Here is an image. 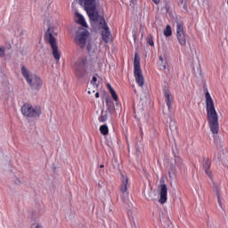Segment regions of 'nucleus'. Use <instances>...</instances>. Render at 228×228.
Here are the masks:
<instances>
[{"label": "nucleus", "instance_id": "nucleus-29", "mask_svg": "<svg viewBox=\"0 0 228 228\" xmlns=\"http://www.w3.org/2000/svg\"><path fill=\"white\" fill-rule=\"evenodd\" d=\"M100 168H104V165H101V166H100Z\"/></svg>", "mask_w": 228, "mask_h": 228}, {"label": "nucleus", "instance_id": "nucleus-27", "mask_svg": "<svg viewBox=\"0 0 228 228\" xmlns=\"http://www.w3.org/2000/svg\"><path fill=\"white\" fill-rule=\"evenodd\" d=\"M36 228H43L42 225L37 224Z\"/></svg>", "mask_w": 228, "mask_h": 228}, {"label": "nucleus", "instance_id": "nucleus-8", "mask_svg": "<svg viewBox=\"0 0 228 228\" xmlns=\"http://www.w3.org/2000/svg\"><path fill=\"white\" fill-rule=\"evenodd\" d=\"M86 58L82 57L77 59L73 64V69L77 79H83L86 76Z\"/></svg>", "mask_w": 228, "mask_h": 228}, {"label": "nucleus", "instance_id": "nucleus-22", "mask_svg": "<svg viewBox=\"0 0 228 228\" xmlns=\"http://www.w3.org/2000/svg\"><path fill=\"white\" fill-rule=\"evenodd\" d=\"M99 188H102V186H104V182L100 181L98 183Z\"/></svg>", "mask_w": 228, "mask_h": 228}, {"label": "nucleus", "instance_id": "nucleus-32", "mask_svg": "<svg viewBox=\"0 0 228 228\" xmlns=\"http://www.w3.org/2000/svg\"><path fill=\"white\" fill-rule=\"evenodd\" d=\"M58 60H60V56H58Z\"/></svg>", "mask_w": 228, "mask_h": 228}, {"label": "nucleus", "instance_id": "nucleus-26", "mask_svg": "<svg viewBox=\"0 0 228 228\" xmlns=\"http://www.w3.org/2000/svg\"><path fill=\"white\" fill-rule=\"evenodd\" d=\"M95 97H96L97 99H99V93H96V94H95Z\"/></svg>", "mask_w": 228, "mask_h": 228}, {"label": "nucleus", "instance_id": "nucleus-5", "mask_svg": "<svg viewBox=\"0 0 228 228\" xmlns=\"http://www.w3.org/2000/svg\"><path fill=\"white\" fill-rule=\"evenodd\" d=\"M21 74L29 86H32L36 90H40V88H42V78L31 73L25 66L21 67Z\"/></svg>", "mask_w": 228, "mask_h": 228}, {"label": "nucleus", "instance_id": "nucleus-18", "mask_svg": "<svg viewBox=\"0 0 228 228\" xmlns=\"http://www.w3.org/2000/svg\"><path fill=\"white\" fill-rule=\"evenodd\" d=\"M147 44H149V45L151 47H154V40L152 39V35L148 36Z\"/></svg>", "mask_w": 228, "mask_h": 228}, {"label": "nucleus", "instance_id": "nucleus-17", "mask_svg": "<svg viewBox=\"0 0 228 228\" xmlns=\"http://www.w3.org/2000/svg\"><path fill=\"white\" fill-rule=\"evenodd\" d=\"M100 131H101L102 134H104V135L108 134V133H109L108 126H106V125L101 126Z\"/></svg>", "mask_w": 228, "mask_h": 228}, {"label": "nucleus", "instance_id": "nucleus-4", "mask_svg": "<svg viewBox=\"0 0 228 228\" xmlns=\"http://www.w3.org/2000/svg\"><path fill=\"white\" fill-rule=\"evenodd\" d=\"M56 37H58V32H56V28H49L45 33V42L51 45L53 57L58 61V43Z\"/></svg>", "mask_w": 228, "mask_h": 228}, {"label": "nucleus", "instance_id": "nucleus-16", "mask_svg": "<svg viewBox=\"0 0 228 228\" xmlns=\"http://www.w3.org/2000/svg\"><path fill=\"white\" fill-rule=\"evenodd\" d=\"M165 37H172V27L170 25H167L166 27V29L164 30Z\"/></svg>", "mask_w": 228, "mask_h": 228}, {"label": "nucleus", "instance_id": "nucleus-9", "mask_svg": "<svg viewBox=\"0 0 228 228\" xmlns=\"http://www.w3.org/2000/svg\"><path fill=\"white\" fill-rule=\"evenodd\" d=\"M167 200H168V187L165 183V179H161L159 185V203L167 204Z\"/></svg>", "mask_w": 228, "mask_h": 228}, {"label": "nucleus", "instance_id": "nucleus-11", "mask_svg": "<svg viewBox=\"0 0 228 228\" xmlns=\"http://www.w3.org/2000/svg\"><path fill=\"white\" fill-rule=\"evenodd\" d=\"M176 38L181 47H186V34H180L176 36Z\"/></svg>", "mask_w": 228, "mask_h": 228}, {"label": "nucleus", "instance_id": "nucleus-15", "mask_svg": "<svg viewBox=\"0 0 228 228\" xmlns=\"http://www.w3.org/2000/svg\"><path fill=\"white\" fill-rule=\"evenodd\" d=\"M100 122H106L108 120V110H102V116L99 118Z\"/></svg>", "mask_w": 228, "mask_h": 228}, {"label": "nucleus", "instance_id": "nucleus-23", "mask_svg": "<svg viewBox=\"0 0 228 228\" xmlns=\"http://www.w3.org/2000/svg\"><path fill=\"white\" fill-rule=\"evenodd\" d=\"M155 4H159L161 0H152Z\"/></svg>", "mask_w": 228, "mask_h": 228}, {"label": "nucleus", "instance_id": "nucleus-20", "mask_svg": "<svg viewBox=\"0 0 228 228\" xmlns=\"http://www.w3.org/2000/svg\"><path fill=\"white\" fill-rule=\"evenodd\" d=\"M110 94L112 99H114L116 102L118 101V96L117 95V93L115 91H111Z\"/></svg>", "mask_w": 228, "mask_h": 228}, {"label": "nucleus", "instance_id": "nucleus-6", "mask_svg": "<svg viewBox=\"0 0 228 228\" xmlns=\"http://www.w3.org/2000/svg\"><path fill=\"white\" fill-rule=\"evenodd\" d=\"M134 74L138 86L143 88L145 85V77H143V72L142 71V66H140V55H138V53L134 54Z\"/></svg>", "mask_w": 228, "mask_h": 228}, {"label": "nucleus", "instance_id": "nucleus-25", "mask_svg": "<svg viewBox=\"0 0 228 228\" xmlns=\"http://www.w3.org/2000/svg\"><path fill=\"white\" fill-rule=\"evenodd\" d=\"M159 60L161 61V63H163V56H159Z\"/></svg>", "mask_w": 228, "mask_h": 228}, {"label": "nucleus", "instance_id": "nucleus-2", "mask_svg": "<svg viewBox=\"0 0 228 228\" xmlns=\"http://www.w3.org/2000/svg\"><path fill=\"white\" fill-rule=\"evenodd\" d=\"M79 3L86 12L91 22L99 24L102 29V38L105 44H108V42H110V37H111V33L110 32L108 24H106V20L99 14V9H97V4L95 0H80Z\"/></svg>", "mask_w": 228, "mask_h": 228}, {"label": "nucleus", "instance_id": "nucleus-28", "mask_svg": "<svg viewBox=\"0 0 228 228\" xmlns=\"http://www.w3.org/2000/svg\"><path fill=\"white\" fill-rule=\"evenodd\" d=\"M163 69H164V70H166L167 69V65H163Z\"/></svg>", "mask_w": 228, "mask_h": 228}, {"label": "nucleus", "instance_id": "nucleus-12", "mask_svg": "<svg viewBox=\"0 0 228 228\" xmlns=\"http://www.w3.org/2000/svg\"><path fill=\"white\" fill-rule=\"evenodd\" d=\"M185 34L186 33L184 32V27L183 25V22L176 21V36L185 35Z\"/></svg>", "mask_w": 228, "mask_h": 228}, {"label": "nucleus", "instance_id": "nucleus-24", "mask_svg": "<svg viewBox=\"0 0 228 228\" xmlns=\"http://www.w3.org/2000/svg\"><path fill=\"white\" fill-rule=\"evenodd\" d=\"M92 83H97V77H93Z\"/></svg>", "mask_w": 228, "mask_h": 228}, {"label": "nucleus", "instance_id": "nucleus-19", "mask_svg": "<svg viewBox=\"0 0 228 228\" xmlns=\"http://www.w3.org/2000/svg\"><path fill=\"white\" fill-rule=\"evenodd\" d=\"M6 54V48L4 46H0V58H4Z\"/></svg>", "mask_w": 228, "mask_h": 228}, {"label": "nucleus", "instance_id": "nucleus-1", "mask_svg": "<svg viewBox=\"0 0 228 228\" xmlns=\"http://www.w3.org/2000/svg\"><path fill=\"white\" fill-rule=\"evenodd\" d=\"M75 22L79 24L81 28H78L76 36H75V43L80 49H87L89 56L95 60V58H99V45L95 44V41H92L90 39V32H88V24H86V20H85V17L81 15L79 12H77L75 15Z\"/></svg>", "mask_w": 228, "mask_h": 228}, {"label": "nucleus", "instance_id": "nucleus-13", "mask_svg": "<svg viewBox=\"0 0 228 228\" xmlns=\"http://www.w3.org/2000/svg\"><path fill=\"white\" fill-rule=\"evenodd\" d=\"M164 95L166 97L167 109L170 110V108H172V94H170V91H166Z\"/></svg>", "mask_w": 228, "mask_h": 228}, {"label": "nucleus", "instance_id": "nucleus-31", "mask_svg": "<svg viewBox=\"0 0 228 228\" xmlns=\"http://www.w3.org/2000/svg\"><path fill=\"white\" fill-rule=\"evenodd\" d=\"M134 1H136V0H132L133 3H134Z\"/></svg>", "mask_w": 228, "mask_h": 228}, {"label": "nucleus", "instance_id": "nucleus-10", "mask_svg": "<svg viewBox=\"0 0 228 228\" xmlns=\"http://www.w3.org/2000/svg\"><path fill=\"white\" fill-rule=\"evenodd\" d=\"M121 181L123 187L121 188V192L126 193L127 191V184H129V177L121 174Z\"/></svg>", "mask_w": 228, "mask_h": 228}, {"label": "nucleus", "instance_id": "nucleus-7", "mask_svg": "<svg viewBox=\"0 0 228 228\" xmlns=\"http://www.w3.org/2000/svg\"><path fill=\"white\" fill-rule=\"evenodd\" d=\"M21 113L23 117L28 118H37L42 115V109L40 107H33L31 103H24L21 106Z\"/></svg>", "mask_w": 228, "mask_h": 228}, {"label": "nucleus", "instance_id": "nucleus-14", "mask_svg": "<svg viewBox=\"0 0 228 228\" xmlns=\"http://www.w3.org/2000/svg\"><path fill=\"white\" fill-rule=\"evenodd\" d=\"M191 68H192V70H200V62L199 61V59H196L191 62Z\"/></svg>", "mask_w": 228, "mask_h": 228}, {"label": "nucleus", "instance_id": "nucleus-30", "mask_svg": "<svg viewBox=\"0 0 228 228\" xmlns=\"http://www.w3.org/2000/svg\"><path fill=\"white\" fill-rule=\"evenodd\" d=\"M87 94H92V92L91 91H88V93Z\"/></svg>", "mask_w": 228, "mask_h": 228}, {"label": "nucleus", "instance_id": "nucleus-21", "mask_svg": "<svg viewBox=\"0 0 228 228\" xmlns=\"http://www.w3.org/2000/svg\"><path fill=\"white\" fill-rule=\"evenodd\" d=\"M107 86H108V88H109V90H110V93L111 91H115V89H114L113 87H111V85L108 84Z\"/></svg>", "mask_w": 228, "mask_h": 228}, {"label": "nucleus", "instance_id": "nucleus-3", "mask_svg": "<svg viewBox=\"0 0 228 228\" xmlns=\"http://www.w3.org/2000/svg\"><path fill=\"white\" fill-rule=\"evenodd\" d=\"M205 99L207 120L212 134H216L220 129V126L218 124V112H216V109L215 108V102L213 101L211 94H209V92L205 94Z\"/></svg>", "mask_w": 228, "mask_h": 228}]
</instances>
